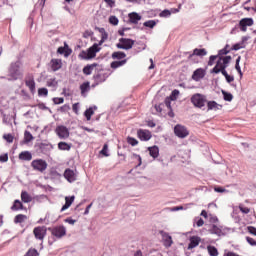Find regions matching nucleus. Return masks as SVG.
<instances>
[{"mask_svg":"<svg viewBox=\"0 0 256 256\" xmlns=\"http://www.w3.org/2000/svg\"><path fill=\"white\" fill-rule=\"evenodd\" d=\"M58 149L60 151H71V144H69L67 142H59Z\"/></svg>","mask_w":256,"mask_h":256,"instance_id":"obj_33","label":"nucleus"},{"mask_svg":"<svg viewBox=\"0 0 256 256\" xmlns=\"http://www.w3.org/2000/svg\"><path fill=\"white\" fill-rule=\"evenodd\" d=\"M208 111H219V109H223V105L218 104L215 101L207 102Z\"/></svg>","mask_w":256,"mask_h":256,"instance_id":"obj_19","label":"nucleus"},{"mask_svg":"<svg viewBox=\"0 0 256 256\" xmlns=\"http://www.w3.org/2000/svg\"><path fill=\"white\" fill-rule=\"evenodd\" d=\"M239 210L241 211V213H244V215L251 213V209H249L243 205H239Z\"/></svg>","mask_w":256,"mask_h":256,"instance_id":"obj_52","label":"nucleus"},{"mask_svg":"<svg viewBox=\"0 0 256 256\" xmlns=\"http://www.w3.org/2000/svg\"><path fill=\"white\" fill-rule=\"evenodd\" d=\"M137 135L140 141H150L151 137H153V134L151 133V131L146 129H139L137 131Z\"/></svg>","mask_w":256,"mask_h":256,"instance_id":"obj_10","label":"nucleus"},{"mask_svg":"<svg viewBox=\"0 0 256 256\" xmlns=\"http://www.w3.org/2000/svg\"><path fill=\"white\" fill-rule=\"evenodd\" d=\"M20 161H31L33 159V154L29 151H23L19 154Z\"/></svg>","mask_w":256,"mask_h":256,"instance_id":"obj_25","label":"nucleus"},{"mask_svg":"<svg viewBox=\"0 0 256 256\" xmlns=\"http://www.w3.org/2000/svg\"><path fill=\"white\" fill-rule=\"evenodd\" d=\"M33 235L38 241H43V239L47 237V228L45 226L35 227L33 230Z\"/></svg>","mask_w":256,"mask_h":256,"instance_id":"obj_8","label":"nucleus"},{"mask_svg":"<svg viewBox=\"0 0 256 256\" xmlns=\"http://www.w3.org/2000/svg\"><path fill=\"white\" fill-rule=\"evenodd\" d=\"M3 139H5V141H7V143H13L14 137L11 134H4Z\"/></svg>","mask_w":256,"mask_h":256,"instance_id":"obj_56","label":"nucleus"},{"mask_svg":"<svg viewBox=\"0 0 256 256\" xmlns=\"http://www.w3.org/2000/svg\"><path fill=\"white\" fill-rule=\"evenodd\" d=\"M127 64V59L114 61L110 64L111 69H119V67H123V65Z\"/></svg>","mask_w":256,"mask_h":256,"instance_id":"obj_29","label":"nucleus"},{"mask_svg":"<svg viewBox=\"0 0 256 256\" xmlns=\"http://www.w3.org/2000/svg\"><path fill=\"white\" fill-rule=\"evenodd\" d=\"M26 87H28L32 92L35 91V80H26Z\"/></svg>","mask_w":256,"mask_h":256,"instance_id":"obj_40","label":"nucleus"},{"mask_svg":"<svg viewBox=\"0 0 256 256\" xmlns=\"http://www.w3.org/2000/svg\"><path fill=\"white\" fill-rule=\"evenodd\" d=\"M65 99L63 98H53V103L55 105H61V103H64Z\"/></svg>","mask_w":256,"mask_h":256,"instance_id":"obj_59","label":"nucleus"},{"mask_svg":"<svg viewBox=\"0 0 256 256\" xmlns=\"http://www.w3.org/2000/svg\"><path fill=\"white\" fill-rule=\"evenodd\" d=\"M64 223H68L69 225H75V223H77V220H74L73 218L69 217L64 220Z\"/></svg>","mask_w":256,"mask_h":256,"instance_id":"obj_58","label":"nucleus"},{"mask_svg":"<svg viewBox=\"0 0 256 256\" xmlns=\"http://www.w3.org/2000/svg\"><path fill=\"white\" fill-rule=\"evenodd\" d=\"M207 251L210 256H219V250L215 246H207Z\"/></svg>","mask_w":256,"mask_h":256,"instance_id":"obj_36","label":"nucleus"},{"mask_svg":"<svg viewBox=\"0 0 256 256\" xmlns=\"http://www.w3.org/2000/svg\"><path fill=\"white\" fill-rule=\"evenodd\" d=\"M57 85H59V82H57L56 78H50L46 82V86L52 87L53 89H57Z\"/></svg>","mask_w":256,"mask_h":256,"instance_id":"obj_34","label":"nucleus"},{"mask_svg":"<svg viewBox=\"0 0 256 256\" xmlns=\"http://www.w3.org/2000/svg\"><path fill=\"white\" fill-rule=\"evenodd\" d=\"M50 67L52 71H59L63 67V62H61V59H52L50 61Z\"/></svg>","mask_w":256,"mask_h":256,"instance_id":"obj_17","label":"nucleus"},{"mask_svg":"<svg viewBox=\"0 0 256 256\" xmlns=\"http://www.w3.org/2000/svg\"><path fill=\"white\" fill-rule=\"evenodd\" d=\"M157 25V22L155 20H148L144 22V27H148L149 29H153Z\"/></svg>","mask_w":256,"mask_h":256,"instance_id":"obj_43","label":"nucleus"},{"mask_svg":"<svg viewBox=\"0 0 256 256\" xmlns=\"http://www.w3.org/2000/svg\"><path fill=\"white\" fill-rule=\"evenodd\" d=\"M19 209H23V203H21L19 200H15L14 204L11 207L12 211H19Z\"/></svg>","mask_w":256,"mask_h":256,"instance_id":"obj_38","label":"nucleus"},{"mask_svg":"<svg viewBox=\"0 0 256 256\" xmlns=\"http://www.w3.org/2000/svg\"><path fill=\"white\" fill-rule=\"evenodd\" d=\"M240 29L242 31H247V27L253 26V19L252 18H244L239 22Z\"/></svg>","mask_w":256,"mask_h":256,"instance_id":"obj_14","label":"nucleus"},{"mask_svg":"<svg viewBox=\"0 0 256 256\" xmlns=\"http://www.w3.org/2000/svg\"><path fill=\"white\" fill-rule=\"evenodd\" d=\"M109 23L111 25H119V18H117L116 16H110Z\"/></svg>","mask_w":256,"mask_h":256,"instance_id":"obj_51","label":"nucleus"},{"mask_svg":"<svg viewBox=\"0 0 256 256\" xmlns=\"http://www.w3.org/2000/svg\"><path fill=\"white\" fill-rule=\"evenodd\" d=\"M230 51H231V49H227V48H223V49L219 50L218 55H217L218 59H219V57H225L223 55H227V53H230Z\"/></svg>","mask_w":256,"mask_h":256,"instance_id":"obj_49","label":"nucleus"},{"mask_svg":"<svg viewBox=\"0 0 256 256\" xmlns=\"http://www.w3.org/2000/svg\"><path fill=\"white\" fill-rule=\"evenodd\" d=\"M72 111H74V113H76V115H79V103L73 104Z\"/></svg>","mask_w":256,"mask_h":256,"instance_id":"obj_60","label":"nucleus"},{"mask_svg":"<svg viewBox=\"0 0 256 256\" xmlns=\"http://www.w3.org/2000/svg\"><path fill=\"white\" fill-rule=\"evenodd\" d=\"M209 233H211L212 235H217L218 237L225 235L223 233V230H221V228L215 224L212 225L211 229L209 230Z\"/></svg>","mask_w":256,"mask_h":256,"instance_id":"obj_24","label":"nucleus"},{"mask_svg":"<svg viewBox=\"0 0 256 256\" xmlns=\"http://www.w3.org/2000/svg\"><path fill=\"white\" fill-rule=\"evenodd\" d=\"M174 135H176V137H178L179 139H185V137H189V130L187 129V127L181 124H177L174 127Z\"/></svg>","mask_w":256,"mask_h":256,"instance_id":"obj_7","label":"nucleus"},{"mask_svg":"<svg viewBox=\"0 0 256 256\" xmlns=\"http://www.w3.org/2000/svg\"><path fill=\"white\" fill-rule=\"evenodd\" d=\"M222 75L225 77L227 83H233L235 81V77L229 75L227 71L224 72Z\"/></svg>","mask_w":256,"mask_h":256,"instance_id":"obj_48","label":"nucleus"},{"mask_svg":"<svg viewBox=\"0 0 256 256\" xmlns=\"http://www.w3.org/2000/svg\"><path fill=\"white\" fill-rule=\"evenodd\" d=\"M162 237L165 247H171V245H173V239L169 234L162 232Z\"/></svg>","mask_w":256,"mask_h":256,"instance_id":"obj_26","label":"nucleus"},{"mask_svg":"<svg viewBox=\"0 0 256 256\" xmlns=\"http://www.w3.org/2000/svg\"><path fill=\"white\" fill-rule=\"evenodd\" d=\"M231 56L219 57L216 65L210 71V73H214L215 75H219V73H226L227 67H229V63H231Z\"/></svg>","mask_w":256,"mask_h":256,"instance_id":"obj_2","label":"nucleus"},{"mask_svg":"<svg viewBox=\"0 0 256 256\" xmlns=\"http://www.w3.org/2000/svg\"><path fill=\"white\" fill-rule=\"evenodd\" d=\"M169 15H171V12L169 10H163L160 13V17H169Z\"/></svg>","mask_w":256,"mask_h":256,"instance_id":"obj_62","label":"nucleus"},{"mask_svg":"<svg viewBox=\"0 0 256 256\" xmlns=\"http://www.w3.org/2000/svg\"><path fill=\"white\" fill-rule=\"evenodd\" d=\"M150 157H153V159H157L159 157V147L152 146L148 148Z\"/></svg>","mask_w":256,"mask_h":256,"instance_id":"obj_27","label":"nucleus"},{"mask_svg":"<svg viewBox=\"0 0 256 256\" xmlns=\"http://www.w3.org/2000/svg\"><path fill=\"white\" fill-rule=\"evenodd\" d=\"M105 3H107L108 7H111V9H113V7H115V2L113 0H104Z\"/></svg>","mask_w":256,"mask_h":256,"instance_id":"obj_64","label":"nucleus"},{"mask_svg":"<svg viewBox=\"0 0 256 256\" xmlns=\"http://www.w3.org/2000/svg\"><path fill=\"white\" fill-rule=\"evenodd\" d=\"M48 231H50L51 235L53 237H56V239H63L65 235H67V228L63 225L55 226V227H49Z\"/></svg>","mask_w":256,"mask_h":256,"instance_id":"obj_5","label":"nucleus"},{"mask_svg":"<svg viewBox=\"0 0 256 256\" xmlns=\"http://www.w3.org/2000/svg\"><path fill=\"white\" fill-rule=\"evenodd\" d=\"M74 201H75V196H66L65 205L62 206L61 213H63V211H67V209H69L70 206L73 205Z\"/></svg>","mask_w":256,"mask_h":256,"instance_id":"obj_16","label":"nucleus"},{"mask_svg":"<svg viewBox=\"0 0 256 256\" xmlns=\"http://www.w3.org/2000/svg\"><path fill=\"white\" fill-rule=\"evenodd\" d=\"M24 141H25V143H30V141H33V134H31V132H29V131H25Z\"/></svg>","mask_w":256,"mask_h":256,"instance_id":"obj_41","label":"nucleus"},{"mask_svg":"<svg viewBox=\"0 0 256 256\" xmlns=\"http://www.w3.org/2000/svg\"><path fill=\"white\" fill-rule=\"evenodd\" d=\"M203 77H205V70L203 68L196 69L192 75L194 81H199V79H203Z\"/></svg>","mask_w":256,"mask_h":256,"instance_id":"obj_18","label":"nucleus"},{"mask_svg":"<svg viewBox=\"0 0 256 256\" xmlns=\"http://www.w3.org/2000/svg\"><path fill=\"white\" fill-rule=\"evenodd\" d=\"M93 113H94V112H93V108H92V107L88 108V109L84 112V115H85L87 121H91V116L93 115Z\"/></svg>","mask_w":256,"mask_h":256,"instance_id":"obj_45","label":"nucleus"},{"mask_svg":"<svg viewBox=\"0 0 256 256\" xmlns=\"http://www.w3.org/2000/svg\"><path fill=\"white\" fill-rule=\"evenodd\" d=\"M246 241L252 247H256V240L253 239L252 237L246 236Z\"/></svg>","mask_w":256,"mask_h":256,"instance_id":"obj_55","label":"nucleus"},{"mask_svg":"<svg viewBox=\"0 0 256 256\" xmlns=\"http://www.w3.org/2000/svg\"><path fill=\"white\" fill-rule=\"evenodd\" d=\"M31 167L34 171H38L39 173H45L47 171V161L43 159H36L31 162Z\"/></svg>","mask_w":256,"mask_h":256,"instance_id":"obj_6","label":"nucleus"},{"mask_svg":"<svg viewBox=\"0 0 256 256\" xmlns=\"http://www.w3.org/2000/svg\"><path fill=\"white\" fill-rule=\"evenodd\" d=\"M55 133L59 137V139H69V129L66 126H57L55 129Z\"/></svg>","mask_w":256,"mask_h":256,"instance_id":"obj_9","label":"nucleus"},{"mask_svg":"<svg viewBox=\"0 0 256 256\" xmlns=\"http://www.w3.org/2000/svg\"><path fill=\"white\" fill-rule=\"evenodd\" d=\"M21 200L23 203H31L33 201V197L27 193V191L21 192Z\"/></svg>","mask_w":256,"mask_h":256,"instance_id":"obj_31","label":"nucleus"},{"mask_svg":"<svg viewBox=\"0 0 256 256\" xmlns=\"http://www.w3.org/2000/svg\"><path fill=\"white\" fill-rule=\"evenodd\" d=\"M107 151H109V145L104 144L100 153H101V155H104V157H109V153H107Z\"/></svg>","mask_w":256,"mask_h":256,"instance_id":"obj_50","label":"nucleus"},{"mask_svg":"<svg viewBox=\"0 0 256 256\" xmlns=\"http://www.w3.org/2000/svg\"><path fill=\"white\" fill-rule=\"evenodd\" d=\"M224 101H233V94L228 93L226 91H222Z\"/></svg>","mask_w":256,"mask_h":256,"instance_id":"obj_47","label":"nucleus"},{"mask_svg":"<svg viewBox=\"0 0 256 256\" xmlns=\"http://www.w3.org/2000/svg\"><path fill=\"white\" fill-rule=\"evenodd\" d=\"M90 89H91V84L89 82H84L80 86L81 95H83V97H85V93H89Z\"/></svg>","mask_w":256,"mask_h":256,"instance_id":"obj_28","label":"nucleus"},{"mask_svg":"<svg viewBox=\"0 0 256 256\" xmlns=\"http://www.w3.org/2000/svg\"><path fill=\"white\" fill-rule=\"evenodd\" d=\"M64 177L69 183L77 181V174L69 168L65 170Z\"/></svg>","mask_w":256,"mask_h":256,"instance_id":"obj_12","label":"nucleus"},{"mask_svg":"<svg viewBox=\"0 0 256 256\" xmlns=\"http://www.w3.org/2000/svg\"><path fill=\"white\" fill-rule=\"evenodd\" d=\"M57 53H59V55H64V57H69L73 51L69 48L67 43H64V47H59Z\"/></svg>","mask_w":256,"mask_h":256,"instance_id":"obj_15","label":"nucleus"},{"mask_svg":"<svg viewBox=\"0 0 256 256\" xmlns=\"http://www.w3.org/2000/svg\"><path fill=\"white\" fill-rule=\"evenodd\" d=\"M129 143L130 145H132V147H135V145H139V141H137V139L135 138H129Z\"/></svg>","mask_w":256,"mask_h":256,"instance_id":"obj_61","label":"nucleus"},{"mask_svg":"<svg viewBox=\"0 0 256 256\" xmlns=\"http://www.w3.org/2000/svg\"><path fill=\"white\" fill-rule=\"evenodd\" d=\"M109 77V75L107 73H97L93 76V79L96 83V85H101V83H105L107 81V78Z\"/></svg>","mask_w":256,"mask_h":256,"instance_id":"obj_11","label":"nucleus"},{"mask_svg":"<svg viewBox=\"0 0 256 256\" xmlns=\"http://www.w3.org/2000/svg\"><path fill=\"white\" fill-rule=\"evenodd\" d=\"M141 156L134 154L131 156V167H141Z\"/></svg>","mask_w":256,"mask_h":256,"instance_id":"obj_21","label":"nucleus"},{"mask_svg":"<svg viewBox=\"0 0 256 256\" xmlns=\"http://www.w3.org/2000/svg\"><path fill=\"white\" fill-rule=\"evenodd\" d=\"M116 47L117 49H129V38H120Z\"/></svg>","mask_w":256,"mask_h":256,"instance_id":"obj_20","label":"nucleus"},{"mask_svg":"<svg viewBox=\"0 0 256 256\" xmlns=\"http://www.w3.org/2000/svg\"><path fill=\"white\" fill-rule=\"evenodd\" d=\"M199 243H201V238H199L197 236H192L190 238V243L188 245V249H195V247H197L199 245Z\"/></svg>","mask_w":256,"mask_h":256,"instance_id":"obj_23","label":"nucleus"},{"mask_svg":"<svg viewBox=\"0 0 256 256\" xmlns=\"http://www.w3.org/2000/svg\"><path fill=\"white\" fill-rule=\"evenodd\" d=\"M205 55H207V50L205 48H195L193 53L189 55L188 59L189 61H193V57H205Z\"/></svg>","mask_w":256,"mask_h":256,"instance_id":"obj_13","label":"nucleus"},{"mask_svg":"<svg viewBox=\"0 0 256 256\" xmlns=\"http://www.w3.org/2000/svg\"><path fill=\"white\" fill-rule=\"evenodd\" d=\"M217 59H219V56H217V55L210 56L209 61H208L209 67H213V65H215V61H217Z\"/></svg>","mask_w":256,"mask_h":256,"instance_id":"obj_46","label":"nucleus"},{"mask_svg":"<svg viewBox=\"0 0 256 256\" xmlns=\"http://www.w3.org/2000/svg\"><path fill=\"white\" fill-rule=\"evenodd\" d=\"M99 51H101V48L99 47V44L95 43L88 48V51H81L78 57L79 59L89 61V59H94V57H97V53H99Z\"/></svg>","mask_w":256,"mask_h":256,"instance_id":"obj_3","label":"nucleus"},{"mask_svg":"<svg viewBox=\"0 0 256 256\" xmlns=\"http://www.w3.org/2000/svg\"><path fill=\"white\" fill-rule=\"evenodd\" d=\"M247 231H248V233H250V235H254V237H256V228H255V226H248Z\"/></svg>","mask_w":256,"mask_h":256,"instance_id":"obj_57","label":"nucleus"},{"mask_svg":"<svg viewBox=\"0 0 256 256\" xmlns=\"http://www.w3.org/2000/svg\"><path fill=\"white\" fill-rule=\"evenodd\" d=\"M239 49H245V39H243L240 43L234 44L230 51H239Z\"/></svg>","mask_w":256,"mask_h":256,"instance_id":"obj_35","label":"nucleus"},{"mask_svg":"<svg viewBox=\"0 0 256 256\" xmlns=\"http://www.w3.org/2000/svg\"><path fill=\"white\" fill-rule=\"evenodd\" d=\"M95 67H97V63H93V64H90V65H86V66L83 68V73H84V75H91V73H93V69H95Z\"/></svg>","mask_w":256,"mask_h":256,"instance_id":"obj_30","label":"nucleus"},{"mask_svg":"<svg viewBox=\"0 0 256 256\" xmlns=\"http://www.w3.org/2000/svg\"><path fill=\"white\" fill-rule=\"evenodd\" d=\"M127 57V54H125L124 52H113L112 53V59H117L118 61H121V59L125 60V58Z\"/></svg>","mask_w":256,"mask_h":256,"instance_id":"obj_32","label":"nucleus"},{"mask_svg":"<svg viewBox=\"0 0 256 256\" xmlns=\"http://www.w3.org/2000/svg\"><path fill=\"white\" fill-rule=\"evenodd\" d=\"M38 95L39 97H47L49 95V90H47V88H39Z\"/></svg>","mask_w":256,"mask_h":256,"instance_id":"obj_42","label":"nucleus"},{"mask_svg":"<svg viewBox=\"0 0 256 256\" xmlns=\"http://www.w3.org/2000/svg\"><path fill=\"white\" fill-rule=\"evenodd\" d=\"M98 31L101 33V39L103 41H107V39H109V34L105 31V28H98Z\"/></svg>","mask_w":256,"mask_h":256,"instance_id":"obj_39","label":"nucleus"},{"mask_svg":"<svg viewBox=\"0 0 256 256\" xmlns=\"http://www.w3.org/2000/svg\"><path fill=\"white\" fill-rule=\"evenodd\" d=\"M177 97H179V90L175 89V90L172 91L170 99L172 101H176Z\"/></svg>","mask_w":256,"mask_h":256,"instance_id":"obj_53","label":"nucleus"},{"mask_svg":"<svg viewBox=\"0 0 256 256\" xmlns=\"http://www.w3.org/2000/svg\"><path fill=\"white\" fill-rule=\"evenodd\" d=\"M23 75V63L19 60L11 62L8 67L7 80L18 81V79H23Z\"/></svg>","mask_w":256,"mask_h":256,"instance_id":"obj_1","label":"nucleus"},{"mask_svg":"<svg viewBox=\"0 0 256 256\" xmlns=\"http://www.w3.org/2000/svg\"><path fill=\"white\" fill-rule=\"evenodd\" d=\"M142 17L136 12H132L129 14V22L133 23L134 25H137L139 21H141Z\"/></svg>","mask_w":256,"mask_h":256,"instance_id":"obj_22","label":"nucleus"},{"mask_svg":"<svg viewBox=\"0 0 256 256\" xmlns=\"http://www.w3.org/2000/svg\"><path fill=\"white\" fill-rule=\"evenodd\" d=\"M190 101L197 109H203L207 103V97L203 94L196 93L192 95Z\"/></svg>","mask_w":256,"mask_h":256,"instance_id":"obj_4","label":"nucleus"},{"mask_svg":"<svg viewBox=\"0 0 256 256\" xmlns=\"http://www.w3.org/2000/svg\"><path fill=\"white\" fill-rule=\"evenodd\" d=\"M240 61H241V56H239V57L236 59L235 69H236V71L239 73V75H240L241 77H243V72H241V66L239 65Z\"/></svg>","mask_w":256,"mask_h":256,"instance_id":"obj_44","label":"nucleus"},{"mask_svg":"<svg viewBox=\"0 0 256 256\" xmlns=\"http://www.w3.org/2000/svg\"><path fill=\"white\" fill-rule=\"evenodd\" d=\"M9 161V154L5 153L0 155V163H7Z\"/></svg>","mask_w":256,"mask_h":256,"instance_id":"obj_54","label":"nucleus"},{"mask_svg":"<svg viewBox=\"0 0 256 256\" xmlns=\"http://www.w3.org/2000/svg\"><path fill=\"white\" fill-rule=\"evenodd\" d=\"M69 109H71V107H69V105H64V106H62L61 108H60V111L62 112V113H67V111H69Z\"/></svg>","mask_w":256,"mask_h":256,"instance_id":"obj_63","label":"nucleus"},{"mask_svg":"<svg viewBox=\"0 0 256 256\" xmlns=\"http://www.w3.org/2000/svg\"><path fill=\"white\" fill-rule=\"evenodd\" d=\"M27 219V216L24 214H18L14 218V223H24Z\"/></svg>","mask_w":256,"mask_h":256,"instance_id":"obj_37","label":"nucleus"}]
</instances>
